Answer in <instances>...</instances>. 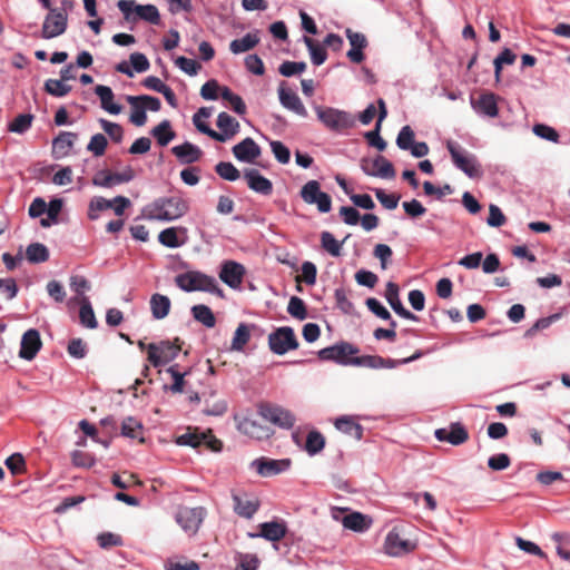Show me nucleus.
I'll return each instance as SVG.
<instances>
[{
  "instance_id": "obj_1",
  "label": "nucleus",
  "mask_w": 570,
  "mask_h": 570,
  "mask_svg": "<svg viewBox=\"0 0 570 570\" xmlns=\"http://www.w3.org/2000/svg\"><path fill=\"white\" fill-rule=\"evenodd\" d=\"M210 116L212 108L208 107L199 108L198 111L193 116V122L198 131L219 142H225L238 134L240 128L239 122L225 111L218 115L216 121L220 132L212 129L206 122H199L200 117L209 118Z\"/></svg>"
},
{
  "instance_id": "obj_2",
  "label": "nucleus",
  "mask_w": 570,
  "mask_h": 570,
  "mask_svg": "<svg viewBox=\"0 0 570 570\" xmlns=\"http://www.w3.org/2000/svg\"><path fill=\"white\" fill-rule=\"evenodd\" d=\"M175 284L184 292H207L218 297H224L223 289L218 286L215 277L199 271H189L178 274Z\"/></svg>"
},
{
  "instance_id": "obj_3",
  "label": "nucleus",
  "mask_w": 570,
  "mask_h": 570,
  "mask_svg": "<svg viewBox=\"0 0 570 570\" xmlns=\"http://www.w3.org/2000/svg\"><path fill=\"white\" fill-rule=\"evenodd\" d=\"M188 212V203L180 197H164L146 208V216L156 220H174Z\"/></svg>"
},
{
  "instance_id": "obj_4",
  "label": "nucleus",
  "mask_w": 570,
  "mask_h": 570,
  "mask_svg": "<svg viewBox=\"0 0 570 570\" xmlns=\"http://www.w3.org/2000/svg\"><path fill=\"white\" fill-rule=\"evenodd\" d=\"M446 148L455 167L462 170L470 178H480L483 175L482 166L478 158L463 149L460 145L449 140Z\"/></svg>"
},
{
  "instance_id": "obj_5",
  "label": "nucleus",
  "mask_w": 570,
  "mask_h": 570,
  "mask_svg": "<svg viewBox=\"0 0 570 570\" xmlns=\"http://www.w3.org/2000/svg\"><path fill=\"white\" fill-rule=\"evenodd\" d=\"M315 112L318 120L332 131H343L352 128L355 124L354 117L344 110L332 107L316 106Z\"/></svg>"
},
{
  "instance_id": "obj_6",
  "label": "nucleus",
  "mask_w": 570,
  "mask_h": 570,
  "mask_svg": "<svg viewBox=\"0 0 570 570\" xmlns=\"http://www.w3.org/2000/svg\"><path fill=\"white\" fill-rule=\"evenodd\" d=\"M181 351L179 338L173 342L165 340L158 343L148 344V361L155 367L161 366L175 360Z\"/></svg>"
},
{
  "instance_id": "obj_7",
  "label": "nucleus",
  "mask_w": 570,
  "mask_h": 570,
  "mask_svg": "<svg viewBox=\"0 0 570 570\" xmlns=\"http://www.w3.org/2000/svg\"><path fill=\"white\" fill-rule=\"evenodd\" d=\"M258 415L264 421L285 430L292 429L296 422L295 415L289 410L271 403H261L258 405Z\"/></svg>"
},
{
  "instance_id": "obj_8",
  "label": "nucleus",
  "mask_w": 570,
  "mask_h": 570,
  "mask_svg": "<svg viewBox=\"0 0 570 570\" xmlns=\"http://www.w3.org/2000/svg\"><path fill=\"white\" fill-rule=\"evenodd\" d=\"M176 443L191 448L205 445L207 449L215 452L220 451L223 446L222 441L213 435L212 430L199 432L198 429L191 428H188L184 434L179 435L176 440Z\"/></svg>"
},
{
  "instance_id": "obj_9",
  "label": "nucleus",
  "mask_w": 570,
  "mask_h": 570,
  "mask_svg": "<svg viewBox=\"0 0 570 570\" xmlns=\"http://www.w3.org/2000/svg\"><path fill=\"white\" fill-rule=\"evenodd\" d=\"M268 346L273 353L284 355L288 351L296 350L298 341L292 327L282 326L268 335Z\"/></svg>"
},
{
  "instance_id": "obj_10",
  "label": "nucleus",
  "mask_w": 570,
  "mask_h": 570,
  "mask_svg": "<svg viewBox=\"0 0 570 570\" xmlns=\"http://www.w3.org/2000/svg\"><path fill=\"white\" fill-rule=\"evenodd\" d=\"M118 9L124 13L126 20H130L131 12L151 24L160 23V14L154 4H137L135 0H119L117 3Z\"/></svg>"
},
{
  "instance_id": "obj_11",
  "label": "nucleus",
  "mask_w": 570,
  "mask_h": 570,
  "mask_svg": "<svg viewBox=\"0 0 570 570\" xmlns=\"http://www.w3.org/2000/svg\"><path fill=\"white\" fill-rule=\"evenodd\" d=\"M205 517L206 510L203 507H180L175 514V520L186 533L194 535L197 533Z\"/></svg>"
},
{
  "instance_id": "obj_12",
  "label": "nucleus",
  "mask_w": 570,
  "mask_h": 570,
  "mask_svg": "<svg viewBox=\"0 0 570 570\" xmlns=\"http://www.w3.org/2000/svg\"><path fill=\"white\" fill-rule=\"evenodd\" d=\"M302 199L309 205H316L321 213H328L332 208L331 196L321 190L317 180H308L301 189Z\"/></svg>"
},
{
  "instance_id": "obj_13",
  "label": "nucleus",
  "mask_w": 570,
  "mask_h": 570,
  "mask_svg": "<svg viewBox=\"0 0 570 570\" xmlns=\"http://www.w3.org/2000/svg\"><path fill=\"white\" fill-rule=\"evenodd\" d=\"M423 355L421 351H417L412 356L405 357L403 360L396 361L392 358H384L379 355H363V356H354L351 358V365L355 366H364L370 368H394L399 364H406L420 358Z\"/></svg>"
},
{
  "instance_id": "obj_14",
  "label": "nucleus",
  "mask_w": 570,
  "mask_h": 570,
  "mask_svg": "<svg viewBox=\"0 0 570 570\" xmlns=\"http://www.w3.org/2000/svg\"><path fill=\"white\" fill-rule=\"evenodd\" d=\"M358 353V348L347 342H341L335 345L318 351V357L322 361H333L342 365H351V358Z\"/></svg>"
},
{
  "instance_id": "obj_15",
  "label": "nucleus",
  "mask_w": 570,
  "mask_h": 570,
  "mask_svg": "<svg viewBox=\"0 0 570 570\" xmlns=\"http://www.w3.org/2000/svg\"><path fill=\"white\" fill-rule=\"evenodd\" d=\"M68 17L63 10L50 9L42 24V38L51 39L62 35L67 29Z\"/></svg>"
},
{
  "instance_id": "obj_16",
  "label": "nucleus",
  "mask_w": 570,
  "mask_h": 570,
  "mask_svg": "<svg viewBox=\"0 0 570 570\" xmlns=\"http://www.w3.org/2000/svg\"><path fill=\"white\" fill-rule=\"evenodd\" d=\"M385 552L392 557H401L416 549V543L412 540L401 537L396 528L392 529L384 543Z\"/></svg>"
},
{
  "instance_id": "obj_17",
  "label": "nucleus",
  "mask_w": 570,
  "mask_h": 570,
  "mask_svg": "<svg viewBox=\"0 0 570 570\" xmlns=\"http://www.w3.org/2000/svg\"><path fill=\"white\" fill-rule=\"evenodd\" d=\"M361 167L368 176L390 179L395 177V169L392 163L381 155L376 156L373 160L362 159Z\"/></svg>"
},
{
  "instance_id": "obj_18",
  "label": "nucleus",
  "mask_w": 570,
  "mask_h": 570,
  "mask_svg": "<svg viewBox=\"0 0 570 570\" xmlns=\"http://www.w3.org/2000/svg\"><path fill=\"white\" fill-rule=\"evenodd\" d=\"M135 177V171L131 167H127L121 173H111L109 170H99L92 178V184L98 187L110 188L115 185L128 183Z\"/></svg>"
},
{
  "instance_id": "obj_19",
  "label": "nucleus",
  "mask_w": 570,
  "mask_h": 570,
  "mask_svg": "<svg viewBox=\"0 0 570 570\" xmlns=\"http://www.w3.org/2000/svg\"><path fill=\"white\" fill-rule=\"evenodd\" d=\"M232 499L235 513L242 518L250 519L259 509V500L245 492H233Z\"/></svg>"
},
{
  "instance_id": "obj_20",
  "label": "nucleus",
  "mask_w": 570,
  "mask_h": 570,
  "mask_svg": "<svg viewBox=\"0 0 570 570\" xmlns=\"http://www.w3.org/2000/svg\"><path fill=\"white\" fill-rule=\"evenodd\" d=\"M434 436L440 442L461 445L469 440V432L460 422H453L449 428L435 430Z\"/></svg>"
},
{
  "instance_id": "obj_21",
  "label": "nucleus",
  "mask_w": 570,
  "mask_h": 570,
  "mask_svg": "<svg viewBox=\"0 0 570 570\" xmlns=\"http://www.w3.org/2000/svg\"><path fill=\"white\" fill-rule=\"evenodd\" d=\"M245 273V267L242 264L235 261H226L222 264L219 278L230 288L237 289L243 283Z\"/></svg>"
},
{
  "instance_id": "obj_22",
  "label": "nucleus",
  "mask_w": 570,
  "mask_h": 570,
  "mask_svg": "<svg viewBox=\"0 0 570 570\" xmlns=\"http://www.w3.org/2000/svg\"><path fill=\"white\" fill-rule=\"evenodd\" d=\"M237 428L243 434L259 441L269 439L274 434V431L269 426L249 416L243 417L238 422Z\"/></svg>"
},
{
  "instance_id": "obj_23",
  "label": "nucleus",
  "mask_w": 570,
  "mask_h": 570,
  "mask_svg": "<svg viewBox=\"0 0 570 570\" xmlns=\"http://www.w3.org/2000/svg\"><path fill=\"white\" fill-rule=\"evenodd\" d=\"M41 346L42 342L39 332L35 328H30L22 335L19 356L23 360L31 361L36 357Z\"/></svg>"
},
{
  "instance_id": "obj_24",
  "label": "nucleus",
  "mask_w": 570,
  "mask_h": 570,
  "mask_svg": "<svg viewBox=\"0 0 570 570\" xmlns=\"http://www.w3.org/2000/svg\"><path fill=\"white\" fill-rule=\"evenodd\" d=\"M233 154L237 160L252 164L261 156L262 150L253 138L247 137L233 147Z\"/></svg>"
},
{
  "instance_id": "obj_25",
  "label": "nucleus",
  "mask_w": 570,
  "mask_h": 570,
  "mask_svg": "<svg viewBox=\"0 0 570 570\" xmlns=\"http://www.w3.org/2000/svg\"><path fill=\"white\" fill-rule=\"evenodd\" d=\"M244 178L246 179L247 185L252 190L265 196H268L273 193L272 181L264 177L257 169H245Z\"/></svg>"
},
{
  "instance_id": "obj_26",
  "label": "nucleus",
  "mask_w": 570,
  "mask_h": 570,
  "mask_svg": "<svg viewBox=\"0 0 570 570\" xmlns=\"http://www.w3.org/2000/svg\"><path fill=\"white\" fill-rule=\"evenodd\" d=\"M346 37L350 41L351 49L347 51L348 59L354 63H361L364 60L363 49L367 46L366 37L361 32L346 29Z\"/></svg>"
},
{
  "instance_id": "obj_27",
  "label": "nucleus",
  "mask_w": 570,
  "mask_h": 570,
  "mask_svg": "<svg viewBox=\"0 0 570 570\" xmlns=\"http://www.w3.org/2000/svg\"><path fill=\"white\" fill-rule=\"evenodd\" d=\"M291 463L289 459L273 460L262 458L254 461L253 464L256 465V470L261 475L272 476L286 471L291 466Z\"/></svg>"
},
{
  "instance_id": "obj_28",
  "label": "nucleus",
  "mask_w": 570,
  "mask_h": 570,
  "mask_svg": "<svg viewBox=\"0 0 570 570\" xmlns=\"http://www.w3.org/2000/svg\"><path fill=\"white\" fill-rule=\"evenodd\" d=\"M385 298L387 301V303L390 304V306L392 307V309L401 317L403 318H406V320H411V321H416L417 317L412 313L410 312L409 309H406L401 299H400V296H399V286L397 284L393 283V282H389L386 284V289H385Z\"/></svg>"
},
{
  "instance_id": "obj_29",
  "label": "nucleus",
  "mask_w": 570,
  "mask_h": 570,
  "mask_svg": "<svg viewBox=\"0 0 570 570\" xmlns=\"http://www.w3.org/2000/svg\"><path fill=\"white\" fill-rule=\"evenodd\" d=\"M377 105H379V117H377L376 126H375L374 130H371L365 134V138L367 139V141L371 146L377 148L380 151H383L386 148V141L380 136V130H381L382 121L387 116V109H386L385 101L382 98H380L377 100Z\"/></svg>"
},
{
  "instance_id": "obj_30",
  "label": "nucleus",
  "mask_w": 570,
  "mask_h": 570,
  "mask_svg": "<svg viewBox=\"0 0 570 570\" xmlns=\"http://www.w3.org/2000/svg\"><path fill=\"white\" fill-rule=\"evenodd\" d=\"M186 239L187 229L185 227H168L158 235L159 243L169 248L180 247L186 243Z\"/></svg>"
},
{
  "instance_id": "obj_31",
  "label": "nucleus",
  "mask_w": 570,
  "mask_h": 570,
  "mask_svg": "<svg viewBox=\"0 0 570 570\" xmlns=\"http://www.w3.org/2000/svg\"><path fill=\"white\" fill-rule=\"evenodd\" d=\"M285 82H282L279 89H278V96L279 101L288 110H292L293 112L306 117L307 110L303 102L301 101L299 97L292 90H287L284 87Z\"/></svg>"
},
{
  "instance_id": "obj_32",
  "label": "nucleus",
  "mask_w": 570,
  "mask_h": 570,
  "mask_svg": "<svg viewBox=\"0 0 570 570\" xmlns=\"http://www.w3.org/2000/svg\"><path fill=\"white\" fill-rule=\"evenodd\" d=\"M171 153L181 164H193L199 161L204 154L198 146L193 145L189 141L174 146L171 148Z\"/></svg>"
},
{
  "instance_id": "obj_33",
  "label": "nucleus",
  "mask_w": 570,
  "mask_h": 570,
  "mask_svg": "<svg viewBox=\"0 0 570 570\" xmlns=\"http://www.w3.org/2000/svg\"><path fill=\"white\" fill-rule=\"evenodd\" d=\"M287 529L285 523L277 522V521H271V522H264L259 524V533H248L249 537L256 538V537H263L264 539L268 541H279L286 535Z\"/></svg>"
},
{
  "instance_id": "obj_34",
  "label": "nucleus",
  "mask_w": 570,
  "mask_h": 570,
  "mask_svg": "<svg viewBox=\"0 0 570 570\" xmlns=\"http://www.w3.org/2000/svg\"><path fill=\"white\" fill-rule=\"evenodd\" d=\"M77 137L75 132L61 131L52 141L53 157L60 159L68 156Z\"/></svg>"
},
{
  "instance_id": "obj_35",
  "label": "nucleus",
  "mask_w": 570,
  "mask_h": 570,
  "mask_svg": "<svg viewBox=\"0 0 570 570\" xmlns=\"http://www.w3.org/2000/svg\"><path fill=\"white\" fill-rule=\"evenodd\" d=\"M498 99L499 97L493 92H483L478 100L472 101V106L476 111L494 118L499 115Z\"/></svg>"
},
{
  "instance_id": "obj_36",
  "label": "nucleus",
  "mask_w": 570,
  "mask_h": 570,
  "mask_svg": "<svg viewBox=\"0 0 570 570\" xmlns=\"http://www.w3.org/2000/svg\"><path fill=\"white\" fill-rule=\"evenodd\" d=\"M95 92L99 97L101 108L104 110L112 115H118L121 112V106L114 102V92L111 88L104 85H98L95 88Z\"/></svg>"
},
{
  "instance_id": "obj_37",
  "label": "nucleus",
  "mask_w": 570,
  "mask_h": 570,
  "mask_svg": "<svg viewBox=\"0 0 570 570\" xmlns=\"http://www.w3.org/2000/svg\"><path fill=\"white\" fill-rule=\"evenodd\" d=\"M259 43V37L257 32L247 33L240 39H235L229 43V50L234 55L246 52L255 48Z\"/></svg>"
},
{
  "instance_id": "obj_38",
  "label": "nucleus",
  "mask_w": 570,
  "mask_h": 570,
  "mask_svg": "<svg viewBox=\"0 0 570 570\" xmlns=\"http://www.w3.org/2000/svg\"><path fill=\"white\" fill-rule=\"evenodd\" d=\"M170 299L161 294H154L150 298V309L156 320L165 318L170 311Z\"/></svg>"
},
{
  "instance_id": "obj_39",
  "label": "nucleus",
  "mask_w": 570,
  "mask_h": 570,
  "mask_svg": "<svg viewBox=\"0 0 570 570\" xmlns=\"http://www.w3.org/2000/svg\"><path fill=\"white\" fill-rule=\"evenodd\" d=\"M121 434L130 439H137L139 442H144V426L140 421L132 416H128L122 421Z\"/></svg>"
},
{
  "instance_id": "obj_40",
  "label": "nucleus",
  "mask_w": 570,
  "mask_h": 570,
  "mask_svg": "<svg viewBox=\"0 0 570 570\" xmlns=\"http://www.w3.org/2000/svg\"><path fill=\"white\" fill-rule=\"evenodd\" d=\"M335 428L338 431L355 438L356 440H361L363 436V428L348 416L336 419Z\"/></svg>"
},
{
  "instance_id": "obj_41",
  "label": "nucleus",
  "mask_w": 570,
  "mask_h": 570,
  "mask_svg": "<svg viewBox=\"0 0 570 570\" xmlns=\"http://www.w3.org/2000/svg\"><path fill=\"white\" fill-rule=\"evenodd\" d=\"M151 135L156 138L158 145L163 147L167 146L176 136L169 120H163L159 125L154 127Z\"/></svg>"
},
{
  "instance_id": "obj_42",
  "label": "nucleus",
  "mask_w": 570,
  "mask_h": 570,
  "mask_svg": "<svg viewBox=\"0 0 570 570\" xmlns=\"http://www.w3.org/2000/svg\"><path fill=\"white\" fill-rule=\"evenodd\" d=\"M80 309H79V318L80 323L88 328H96L98 326V322L96 320L94 309L88 297L83 296L79 301Z\"/></svg>"
},
{
  "instance_id": "obj_43",
  "label": "nucleus",
  "mask_w": 570,
  "mask_h": 570,
  "mask_svg": "<svg viewBox=\"0 0 570 570\" xmlns=\"http://www.w3.org/2000/svg\"><path fill=\"white\" fill-rule=\"evenodd\" d=\"M191 314L197 322L202 323L208 328L214 327L216 324V317L213 311L207 305H194L191 307Z\"/></svg>"
},
{
  "instance_id": "obj_44",
  "label": "nucleus",
  "mask_w": 570,
  "mask_h": 570,
  "mask_svg": "<svg viewBox=\"0 0 570 570\" xmlns=\"http://www.w3.org/2000/svg\"><path fill=\"white\" fill-rule=\"evenodd\" d=\"M26 257L32 264H39L49 259V250L41 243H32L26 249Z\"/></svg>"
},
{
  "instance_id": "obj_45",
  "label": "nucleus",
  "mask_w": 570,
  "mask_h": 570,
  "mask_svg": "<svg viewBox=\"0 0 570 570\" xmlns=\"http://www.w3.org/2000/svg\"><path fill=\"white\" fill-rule=\"evenodd\" d=\"M350 237V235L345 236L342 242L335 239L332 233L323 232L321 234V244L324 250L331 254L334 257H338L341 255L342 245Z\"/></svg>"
},
{
  "instance_id": "obj_46",
  "label": "nucleus",
  "mask_w": 570,
  "mask_h": 570,
  "mask_svg": "<svg viewBox=\"0 0 570 570\" xmlns=\"http://www.w3.org/2000/svg\"><path fill=\"white\" fill-rule=\"evenodd\" d=\"M304 42L311 53L312 62L316 66L324 63L327 58L325 48L307 36L304 37Z\"/></svg>"
},
{
  "instance_id": "obj_47",
  "label": "nucleus",
  "mask_w": 570,
  "mask_h": 570,
  "mask_svg": "<svg viewBox=\"0 0 570 570\" xmlns=\"http://www.w3.org/2000/svg\"><path fill=\"white\" fill-rule=\"evenodd\" d=\"M343 525L346 529L362 532L370 527V523L366 522L365 515L360 512H353L343 518Z\"/></svg>"
},
{
  "instance_id": "obj_48",
  "label": "nucleus",
  "mask_w": 570,
  "mask_h": 570,
  "mask_svg": "<svg viewBox=\"0 0 570 570\" xmlns=\"http://www.w3.org/2000/svg\"><path fill=\"white\" fill-rule=\"evenodd\" d=\"M325 446V438L323 434L318 431H311L307 434L306 443H305V451L309 455H315L318 452H321Z\"/></svg>"
},
{
  "instance_id": "obj_49",
  "label": "nucleus",
  "mask_w": 570,
  "mask_h": 570,
  "mask_svg": "<svg viewBox=\"0 0 570 570\" xmlns=\"http://www.w3.org/2000/svg\"><path fill=\"white\" fill-rule=\"evenodd\" d=\"M220 96L224 100L228 101L232 109L238 114L244 115L246 112V105L240 96L234 94L228 87L220 89Z\"/></svg>"
},
{
  "instance_id": "obj_50",
  "label": "nucleus",
  "mask_w": 570,
  "mask_h": 570,
  "mask_svg": "<svg viewBox=\"0 0 570 570\" xmlns=\"http://www.w3.org/2000/svg\"><path fill=\"white\" fill-rule=\"evenodd\" d=\"M216 174L228 181H235L240 177V171L229 161H220L215 166Z\"/></svg>"
},
{
  "instance_id": "obj_51",
  "label": "nucleus",
  "mask_w": 570,
  "mask_h": 570,
  "mask_svg": "<svg viewBox=\"0 0 570 570\" xmlns=\"http://www.w3.org/2000/svg\"><path fill=\"white\" fill-rule=\"evenodd\" d=\"M249 338L250 331L248 325L244 323L239 324L233 337L232 350L242 351L244 346L248 343Z\"/></svg>"
},
{
  "instance_id": "obj_52",
  "label": "nucleus",
  "mask_w": 570,
  "mask_h": 570,
  "mask_svg": "<svg viewBox=\"0 0 570 570\" xmlns=\"http://www.w3.org/2000/svg\"><path fill=\"white\" fill-rule=\"evenodd\" d=\"M517 56L508 48H505L495 59H494V76L495 80L500 81L501 71L503 65H512L515 61Z\"/></svg>"
},
{
  "instance_id": "obj_53",
  "label": "nucleus",
  "mask_w": 570,
  "mask_h": 570,
  "mask_svg": "<svg viewBox=\"0 0 570 570\" xmlns=\"http://www.w3.org/2000/svg\"><path fill=\"white\" fill-rule=\"evenodd\" d=\"M33 116L30 114H21L17 116L10 124H9V131L17 132V134H23L27 131L32 124Z\"/></svg>"
},
{
  "instance_id": "obj_54",
  "label": "nucleus",
  "mask_w": 570,
  "mask_h": 570,
  "mask_svg": "<svg viewBox=\"0 0 570 570\" xmlns=\"http://www.w3.org/2000/svg\"><path fill=\"white\" fill-rule=\"evenodd\" d=\"M287 312L291 316L303 321L307 317L306 305L304 301L297 296L291 297L287 306Z\"/></svg>"
},
{
  "instance_id": "obj_55",
  "label": "nucleus",
  "mask_w": 570,
  "mask_h": 570,
  "mask_svg": "<svg viewBox=\"0 0 570 570\" xmlns=\"http://www.w3.org/2000/svg\"><path fill=\"white\" fill-rule=\"evenodd\" d=\"M45 90L55 97H63L69 94L71 87L60 79H48L45 82Z\"/></svg>"
},
{
  "instance_id": "obj_56",
  "label": "nucleus",
  "mask_w": 570,
  "mask_h": 570,
  "mask_svg": "<svg viewBox=\"0 0 570 570\" xmlns=\"http://www.w3.org/2000/svg\"><path fill=\"white\" fill-rule=\"evenodd\" d=\"M302 274L296 276V282H304L307 285H314L316 283L317 268L312 262H304L302 264Z\"/></svg>"
},
{
  "instance_id": "obj_57",
  "label": "nucleus",
  "mask_w": 570,
  "mask_h": 570,
  "mask_svg": "<svg viewBox=\"0 0 570 570\" xmlns=\"http://www.w3.org/2000/svg\"><path fill=\"white\" fill-rule=\"evenodd\" d=\"M127 101L129 104L140 102L142 106H145V110L149 109L151 111H158L161 107V102L158 98L148 95L128 96Z\"/></svg>"
},
{
  "instance_id": "obj_58",
  "label": "nucleus",
  "mask_w": 570,
  "mask_h": 570,
  "mask_svg": "<svg viewBox=\"0 0 570 570\" xmlns=\"http://www.w3.org/2000/svg\"><path fill=\"white\" fill-rule=\"evenodd\" d=\"M306 62L304 61H284L279 68L278 72L284 77H292L298 73H302L306 69Z\"/></svg>"
},
{
  "instance_id": "obj_59",
  "label": "nucleus",
  "mask_w": 570,
  "mask_h": 570,
  "mask_svg": "<svg viewBox=\"0 0 570 570\" xmlns=\"http://www.w3.org/2000/svg\"><path fill=\"white\" fill-rule=\"evenodd\" d=\"M100 126L105 130V132L115 141L120 142L124 137V129L119 124L111 122L106 119L99 120Z\"/></svg>"
},
{
  "instance_id": "obj_60",
  "label": "nucleus",
  "mask_w": 570,
  "mask_h": 570,
  "mask_svg": "<svg viewBox=\"0 0 570 570\" xmlns=\"http://www.w3.org/2000/svg\"><path fill=\"white\" fill-rule=\"evenodd\" d=\"M414 144V131L410 126H404L396 138V145L400 149L409 150Z\"/></svg>"
},
{
  "instance_id": "obj_61",
  "label": "nucleus",
  "mask_w": 570,
  "mask_h": 570,
  "mask_svg": "<svg viewBox=\"0 0 570 570\" xmlns=\"http://www.w3.org/2000/svg\"><path fill=\"white\" fill-rule=\"evenodd\" d=\"M108 145L107 138L102 134H96L91 137L87 149L95 156H102Z\"/></svg>"
},
{
  "instance_id": "obj_62",
  "label": "nucleus",
  "mask_w": 570,
  "mask_h": 570,
  "mask_svg": "<svg viewBox=\"0 0 570 570\" xmlns=\"http://www.w3.org/2000/svg\"><path fill=\"white\" fill-rule=\"evenodd\" d=\"M222 88L217 80L210 79L202 86L200 96L206 100H216Z\"/></svg>"
},
{
  "instance_id": "obj_63",
  "label": "nucleus",
  "mask_w": 570,
  "mask_h": 570,
  "mask_svg": "<svg viewBox=\"0 0 570 570\" xmlns=\"http://www.w3.org/2000/svg\"><path fill=\"white\" fill-rule=\"evenodd\" d=\"M175 63L177 67H179L184 72H186L189 76L197 75V72L202 68L200 63L197 62L196 60L189 59V58H186L183 56L178 57L175 60Z\"/></svg>"
},
{
  "instance_id": "obj_64",
  "label": "nucleus",
  "mask_w": 570,
  "mask_h": 570,
  "mask_svg": "<svg viewBox=\"0 0 570 570\" xmlns=\"http://www.w3.org/2000/svg\"><path fill=\"white\" fill-rule=\"evenodd\" d=\"M167 570H198L199 566L193 560H169L166 563Z\"/></svg>"
}]
</instances>
